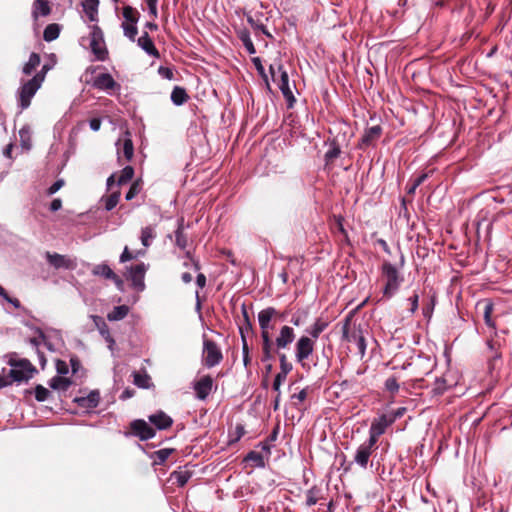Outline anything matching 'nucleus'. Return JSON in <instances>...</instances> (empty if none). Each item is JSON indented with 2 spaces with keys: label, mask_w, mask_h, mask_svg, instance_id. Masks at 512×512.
<instances>
[{
  "label": "nucleus",
  "mask_w": 512,
  "mask_h": 512,
  "mask_svg": "<svg viewBox=\"0 0 512 512\" xmlns=\"http://www.w3.org/2000/svg\"><path fill=\"white\" fill-rule=\"evenodd\" d=\"M410 303V312L415 313L418 309L419 295L414 293L411 297L408 298Z\"/></svg>",
  "instance_id": "nucleus-62"
},
{
  "label": "nucleus",
  "mask_w": 512,
  "mask_h": 512,
  "mask_svg": "<svg viewBox=\"0 0 512 512\" xmlns=\"http://www.w3.org/2000/svg\"><path fill=\"white\" fill-rule=\"evenodd\" d=\"M492 310H493L492 304L487 303L484 307V320L488 326L494 325L492 322V319H491Z\"/></svg>",
  "instance_id": "nucleus-55"
},
{
  "label": "nucleus",
  "mask_w": 512,
  "mask_h": 512,
  "mask_svg": "<svg viewBox=\"0 0 512 512\" xmlns=\"http://www.w3.org/2000/svg\"><path fill=\"white\" fill-rule=\"evenodd\" d=\"M315 341L308 336H301L295 346L296 360L301 363L308 359L314 351Z\"/></svg>",
  "instance_id": "nucleus-7"
},
{
  "label": "nucleus",
  "mask_w": 512,
  "mask_h": 512,
  "mask_svg": "<svg viewBox=\"0 0 512 512\" xmlns=\"http://www.w3.org/2000/svg\"><path fill=\"white\" fill-rule=\"evenodd\" d=\"M37 333V337L30 338L29 340V342L35 347H39L45 341V335L40 329H37Z\"/></svg>",
  "instance_id": "nucleus-57"
},
{
  "label": "nucleus",
  "mask_w": 512,
  "mask_h": 512,
  "mask_svg": "<svg viewBox=\"0 0 512 512\" xmlns=\"http://www.w3.org/2000/svg\"><path fill=\"white\" fill-rule=\"evenodd\" d=\"M222 359L223 355L218 345L212 340L204 339L202 354L203 364L208 368H212L218 365Z\"/></svg>",
  "instance_id": "nucleus-6"
},
{
  "label": "nucleus",
  "mask_w": 512,
  "mask_h": 512,
  "mask_svg": "<svg viewBox=\"0 0 512 512\" xmlns=\"http://www.w3.org/2000/svg\"><path fill=\"white\" fill-rule=\"evenodd\" d=\"M277 314L278 312L274 307H267L258 313V322L261 331H269L270 322Z\"/></svg>",
  "instance_id": "nucleus-20"
},
{
  "label": "nucleus",
  "mask_w": 512,
  "mask_h": 512,
  "mask_svg": "<svg viewBox=\"0 0 512 512\" xmlns=\"http://www.w3.org/2000/svg\"><path fill=\"white\" fill-rule=\"evenodd\" d=\"M93 275L100 276L105 279L112 280L118 287L122 285L120 277L113 272V270L105 263L94 266L92 270Z\"/></svg>",
  "instance_id": "nucleus-14"
},
{
  "label": "nucleus",
  "mask_w": 512,
  "mask_h": 512,
  "mask_svg": "<svg viewBox=\"0 0 512 512\" xmlns=\"http://www.w3.org/2000/svg\"><path fill=\"white\" fill-rule=\"evenodd\" d=\"M91 319L93 320L95 326L97 327L99 333L101 336L105 339V341L108 343V347L110 350L113 349V346L115 344V341L113 337L110 334L109 328L102 317L97 315H92Z\"/></svg>",
  "instance_id": "nucleus-17"
},
{
  "label": "nucleus",
  "mask_w": 512,
  "mask_h": 512,
  "mask_svg": "<svg viewBox=\"0 0 512 512\" xmlns=\"http://www.w3.org/2000/svg\"><path fill=\"white\" fill-rule=\"evenodd\" d=\"M174 475L179 486H184L189 480L187 472H176Z\"/></svg>",
  "instance_id": "nucleus-59"
},
{
  "label": "nucleus",
  "mask_w": 512,
  "mask_h": 512,
  "mask_svg": "<svg viewBox=\"0 0 512 512\" xmlns=\"http://www.w3.org/2000/svg\"><path fill=\"white\" fill-rule=\"evenodd\" d=\"M89 28L91 51L97 60L104 61L107 59L108 50L106 48L103 32L96 24L91 25Z\"/></svg>",
  "instance_id": "nucleus-5"
},
{
  "label": "nucleus",
  "mask_w": 512,
  "mask_h": 512,
  "mask_svg": "<svg viewBox=\"0 0 512 512\" xmlns=\"http://www.w3.org/2000/svg\"><path fill=\"white\" fill-rule=\"evenodd\" d=\"M381 134L382 128L379 125L366 129L359 144L360 148L373 145L379 139Z\"/></svg>",
  "instance_id": "nucleus-16"
},
{
  "label": "nucleus",
  "mask_w": 512,
  "mask_h": 512,
  "mask_svg": "<svg viewBox=\"0 0 512 512\" xmlns=\"http://www.w3.org/2000/svg\"><path fill=\"white\" fill-rule=\"evenodd\" d=\"M375 446L376 444H372L369 440L359 445L355 451L353 462L359 467L366 469Z\"/></svg>",
  "instance_id": "nucleus-9"
},
{
  "label": "nucleus",
  "mask_w": 512,
  "mask_h": 512,
  "mask_svg": "<svg viewBox=\"0 0 512 512\" xmlns=\"http://www.w3.org/2000/svg\"><path fill=\"white\" fill-rule=\"evenodd\" d=\"M394 419H389L386 415H382L371 423L369 429V438L372 444H377L378 438L385 433L388 426L393 423Z\"/></svg>",
  "instance_id": "nucleus-8"
},
{
  "label": "nucleus",
  "mask_w": 512,
  "mask_h": 512,
  "mask_svg": "<svg viewBox=\"0 0 512 512\" xmlns=\"http://www.w3.org/2000/svg\"><path fill=\"white\" fill-rule=\"evenodd\" d=\"M381 273L385 279L383 296L390 299L396 294L404 278L397 267L388 261L383 262Z\"/></svg>",
  "instance_id": "nucleus-2"
},
{
  "label": "nucleus",
  "mask_w": 512,
  "mask_h": 512,
  "mask_svg": "<svg viewBox=\"0 0 512 512\" xmlns=\"http://www.w3.org/2000/svg\"><path fill=\"white\" fill-rule=\"evenodd\" d=\"M385 387L391 393H396L399 390V384L394 377H390L386 380Z\"/></svg>",
  "instance_id": "nucleus-52"
},
{
  "label": "nucleus",
  "mask_w": 512,
  "mask_h": 512,
  "mask_svg": "<svg viewBox=\"0 0 512 512\" xmlns=\"http://www.w3.org/2000/svg\"><path fill=\"white\" fill-rule=\"evenodd\" d=\"M8 363L11 366L9 375L13 381H27L36 372L35 367L27 359L10 357Z\"/></svg>",
  "instance_id": "nucleus-3"
},
{
  "label": "nucleus",
  "mask_w": 512,
  "mask_h": 512,
  "mask_svg": "<svg viewBox=\"0 0 512 512\" xmlns=\"http://www.w3.org/2000/svg\"><path fill=\"white\" fill-rule=\"evenodd\" d=\"M149 421L153 425H155L159 430L167 429L173 423L172 418L170 416H168L166 413H164L163 411H159L155 414L150 415Z\"/></svg>",
  "instance_id": "nucleus-24"
},
{
  "label": "nucleus",
  "mask_w": 512,
  "mask_h": 512,
  "mask_svg": "<svg viewBox=\"0 0 512 512\" xmlns=\"http://www.w3.org/2000/svg\"><path fill=\"white\" fill-rule=\"evenodd\" d=\"M340 153H341L340 148L336 145H332L325 154L326 162L328 163V162L333 161L340 155Z\"/></svg>",
  "instance_id": "nucleus-47"
},
{
  "label": "nucleus",
  "mask_w": 512,
  "mask_h": 512,
  "mask_svg": "<svg viewBox=\"0 0 512 512\" xmlns=\"http://www.w3.org/2000/svg\"><path fill=\"white\" fill-rule=\"evenodd\" d=\"M42 86L41 79L39 78H31L27 81H23L21 83L20 88L18 89V101L19 106L22 110L27 109L30 104L31 100L36 94V92L40 89Z\"/></svg>",
  "instance_id": "nucleus-4"
},
{
  "label": "nucleus",
  "mask_w": 512,
  "mask_h": 512,
  "mask_svg": "<svg viewBox=\"0 0 512 512\" xmlns=\"http://www.w3.org/2000/svg\"><path fill=\"white\" fill-rule=\"evenodd\" d=\"M131 430L141 440H149L155 436V430L142 419L134 420L131 423Z\"/></svg>",
  "instance_id": "nucleus-12"
},
{
  "label": "nucleus",
  "mask_w": 512,
  "mask_h": 512,
  "mask_svg": "<svg viewBox=\"0 0 512 512\" xmlns=\"http://www.w3.org/2000/svg\"><path fill=\"white\" fill-rule=\"evenodd\" d=\"M133 175H134V169L131 166H126L121 171V173L117 179V183L119 185H123V184L129 182L132 179Z\"/></svg>",
  "instance_id": "nucleus-39"
},
{
  "label": "nucleus",
  "mask_w": 512,
  "mask_h": 512,
  "mask_svg": "<svg viewBox=\"0 0 512 512\" xmlns=\"http://www.w3.org/2000/svg\"><path fill=\"white\" fill-rule=\"evenodd\" d=\"M64 185V181L62 179L57 180L48 188V195L55 194L59 189H61Z\"/></svg>",
  "instance_id": "nucleus-63"
},
{
  "label": "nucleus",
  "mask_w": 512,
  "mask_h": 512,
  "mask_svg": "<svg viewBox=\"0 0 512 512\" xmlns=\"http://www.w3.org/2000/svg\"><path fill=\"white\" fill-rule=\"evenodd\" d=\"M51 68H52V66H51V65H49V64H44V65L42 66L41 70H40L38 73H36V74L34 75V78H39V77H40V79H41V83H43V82H44V80H45V77H46L47 72H48Z\"/></svg>",
  "instance_id": "nucleus-64"
},
{
  "label": "nucleus",
  "mask_w": 512,
  "mask_h": 512,
  "mask_svg": "<svg viewBox=\"0 0 512 512\" xmlns=\"http://www.w3.org/2000/svg\"><path fill=\"white\" fill-rule=\"evenodd\" d=\"M50 391L42 385L35 387V398L39 402H44L48 399Z\"/></svg>",
  "instance_id": "nucleus-43"
},
{
  "label": "nucleus",
  "mask_w": 512,
  "mask_h": 512,
  "mask_svg": "<svg viewBox=\"0 0 512 512\" xmlns=\"http://www.w3.org/2000/svg\"><path fill=\"white\" fill-rule=\"evenodd\" d=\"M318 492H319V490L315 487H313L307 491V494H306L307 506H313L318 502V500H319Z\"/></svg>",
  "instance_id": "nucleus-44"
},
{
  "label": "nucleus",
  "mask_w": 512,
  "mask_h": 512,
  "mask_svg": "<svg viewBox=\"0 0 512 512\" xmlns=\"http://www.w3.org/2000/svg\"><path fill=\"white\" fill-rule=\"evenodd\" d=\"M129 312V308L126 305L116 306L108 313L107 319L109 321H119L124 319Z\"/></svg>",
  "instance_id": "nucleus-27"
},
{
  "label": "nucleus",
  "mask_w": 512,
  "mask_h": 512,
  "mask_svg": "<svg viewBox=\"0 0 512 512\" xmlns=\"http://www.w3.org/2000/svg\"><path fill=\"white\" fill-rule=\"evenodd\" d=\"M145 251H137L135 253L131 252L127 246L124 247L122 254L120 255V262L125 263L132 259L137 258L138 256L144 255Z\"/></svg>",
  "instance_id": "nucleus-41"
},
{
  "label": "nucleus",
  "mask_w": 512,
  "mask_h": 512,
  "mask_svg": "<svg viewBox=\"0 0 512 512\" xmlns=\"http://www.w3.org/2000/svg\"><path fill=\"white\" fill-rule=\"evenodd\" d=\"M280 360V373H285V376L287 377V374L292 370V364L287 361L286 355L282 354L279 357Z\"/></svg>",
  "instance_id": "nucleus-51"
},
{
  "label": "nucleus",
  "mask_w": 512,
  "mask_h": 512,
  "mask_svg": "<svg viewBox=\"0 0 512 512\" xmlns=\"http://www.w3.org/2000/svg\"><path fill=\"white\" fill-rule=\"evenodd\" d=\"M120 192H113L105 200V208L107 211L112 210L119 202Z\"/></svg>",
  "instance_id": "nucleus-42"
},
{
  "label": "nucleus",
  "mask_w": 512,
  "mask_h": 512,
  "mask_svg": "<svg viewBox=\"0 0 512 512\" xmlns=\"http://www.w3.org/2000/svg\"><path fill=\"white\" fill-rule=\"evenodd\" d=\"M74 401L80 408L89 410L96 408L100 401V394L97 391H91L87 396L76 397Z\"/></svg>",
  "instance_id": "nucleus-18"
},
{
  "label": "nucleus",
  "mask_w": 512,
  "mask_h": 512,
  "mask_svg": "<svg viewBox=\"0 0 512 512\" xmlns=\"http://www.w3.org/2000/svg\"><path fill=\"white\" fill-rule=\"evenodd\" d=\"M158 74L164 79L172 80L174 78V72L169 67L160 66L158 68Z\"/></svg>",
  "instance_id": "nucleus-53"
},
{
  "label": "nucleus",
  "mask_w": 512,
  "mask_h": 512,
  "mask_svg": "<svg viewBox=\"0 0 512 512\" xmlns=\"http://www.w3.org/2000/svg\"><path fill=\"white\" fill-rule=\"evenodd\" d=\"M49 385L54 390L66 391L70 387L71 381L66 377L55 376L50 380Z\"/></svg>",
  "instance_id": "nucleus-29"
},
{
  "label": "nucleus",
  "mask_w": 512,
  "mask_h": 512,
  "mask_svg": "<svg viewBox=\"0 0 512 512\" xmlns=\"http://www.w3.org/2000/svg\"><path fill=\"white\" fill-rule=\"evenodd\" d=\"M183 265L186 268L193 267L195 271L200 269L199 262L193 259L189 252L186 253V260L184 261Z\"/></svg>",
  "instance_id": "nucleus-54"
},
{
  "label": "nucleus",
  "mask_w": 512,
  "mask_h": 512,
  "mask_svg": "<svg viewBox=\"0 0 512 512\" xmlns=\"http://www.w3.org/2000/svg\"><path fill=\"white\" fill-rule=\"evenodd\" d=\"M327 323L317 319L313 325L309 327L307 332L312 337V339L316 340L320 334L326 329Z\"/></svg>",
  "instance_id": "nucleus-34"
},
{
  "label": "nucleus",
  "mask_w": 512,
  "mask_h": 512,
  "mask_svg": "<svg viewBox=\"0 0 512 512\" xmlns=\"http://www.w3.org/2000/svg\"><path fill=\"white\" fill-rule=\"evenodd\" d=\"M145 3L148 6L149 14L153 18H156L158 15V11H157L158 0H145Z\"/></svg>",
  "instance_id": "nucleus-56"
},
{
  "label": "nucleus",
  "mask_w": 512,
  "mask_h": 512,
  "mask_svg": "<svg viewBox=\"0 0 512 512\" xmlns=\"http://www.w3.org/2000/svg\"><path fill=\"white\" fill-rule=\"evenodd\" d=\"M146 271L147 266L144 263L131 266L128 270L129 279L132 281V285L138 290H143L144 288V277Z\"/></svg>",
  "instance_id": "nucleus-11"
},
{
  "label": "nucleus",
  "mask_w": 512,
  "mask_h": 512,
  "mask_svg": "<svg viewBox=\"0 0 512 512\" xmlns=\"http://www.w3.org/2000/svg\"><path fill=\"white\" fill-rule=\"evenodd\" d=\"M60 27L58 24H49L43 32V38L47 42H51L59 37Z\"/></svg>",
  "instance_id": "nucleus-33"
},
{
  "label": "nucleus",
  "mask_w": 512,
  "mask_h": 512,
  "mask_svg": "<svg viewBox=\"0 0 512 512\" xmlns=\"http://www.w3.org/2000/svg\"><path fill=\"white\" fill-rule=\"evenodd\" d=\"M447 389V383L445 379H437L434 387H433V393L436 395L443 394Z\"/></svg>",
  "instance_id": "nucleus-50"
},
{
  "label": "nucleus",
  "mask_w": 512,
  "mask_h": 512,
  "mask_svg": "<svg viewBox=\"0 0 512 512\" xmlns=\"http://www.w3.org/2000/svg\"><path fill=\"white\" fill-rule=\"evenodd\" d=\"M286 380V376H285V373H278L275 378H274V381H273V389L275 391H279L280 389V386L282 385V383Z\"/></svg>",
  "instance_id": "nucleus-60"
},
{
  "label": "nucleus",
  "mask_w": 512,
  "mask_h": 512,
  "mask_svg": "<svg viewBox=\"0 0 512 512\" xmlns=\"http://www.w3.org/2000/svg\"><path fill=\"white\" fill-rule=\"evenodd\" d=\"M19 137H20L21 146L24 149L29 150L32 146L30 128L27 126L22 127L19 130Z\"/></svg>",
  "instance_id": "nucleus-36"
},
{
  "label": "nucleus",
  "mask_w": 512,
  "mask_h": 512,
  "mask_svg": "<svg viewBox=\"0 0 512 512\" xmlns=\"http://www.w3.org/2000/svg\"><path fill=\"white\" fill-rule=\"evenodd\" d=\"M137 44L141 47L149 56L159 58V51L156 49L152 39L149 37L147 32H144L137 40Z\"/></svg>",
  "instance_id": "nucleus-22"
},
{
  "label": "nucleus",
  "mask_w": 512,
  "mask_h": 512,
  "mask_svg": "<svg viewBox=\"0 0 512 512\" xmlns=\"http://www.w3.org/2000/svg\"><path fill=\"white\" fill-rule=\"evenodd\" d=\"M140 192V186L137 182L133 183L126 194V200H132Z\"/></svg>",
  "instance_id": "nucleus-58"
},
{
  "label": "nucleus",
  "mask_w": 512,
  "mask_h": 512,
  "mask_svg": "<svg viewBox=\"0 0 512 512\" xmlns=\"http://www.w3.org/2000/svg\"><path fill=\"white\" fill-rule=\"evenodd\" d=\"M261 337H262V349L263 353L266 358L270 357V349H271V338L269 331H261Z\"/></svg>",
  "instance_id": "nucleus-40"
},
{
  "label": "nucleus",
  "mask_w": 512,
  "mask_h": 512,
  "mask_svg": "<svg viewBox=\"0 0 512 512\" xmlns=\"http://www.w3.org/2000/svg\"><path fill=\"white\" fill-rule=\"evenodd\" d=\"M353 314L350 313L342 326V337L349 343L355 344L358 354L363 357L366 352V341L361 323L353 321Z\"/></svg>",
  "instance_id": "nucleus-1"
},
{
  "label": "nucleus",
  "mask_w": 512,
  "mask_h": 512,
  "mask_svg": "<svg viewBox=\"0 0 512 512\" xmlns=\"http://www.w3.org/2000/svg\"><path fill=\"white\" fill-rule=\"evenodd\" d=\"M188 100V94L186 93L185 89L179 86L174 87V89L171 92V101L177 105L180 106L184 104Z\"/></svg>",
  "instance_id": "nucleus-28"
},
{
  "label": "nucleus",
  "mask_w": 512,
  "mask_h": 512,
  "mask_svg": "<svg viewBox=\"0 0 512 512\" xmlns=\"http://www.w3.org/2000/svg\"><path fill=\"white\" fill-rule=\"evenodd\" d=\"M307 398V390L302 389L296 394L292 395V400H294V404L297 405L298 403H302Z\"/></svg>",
  "instance_id": "nucleus-61"
},
{
  "label": "nucleus",
  "mask_w": 512,
  "mask_h": 512,
  "mask_svg": "<svg viewBox=\"0 0 512 512\" xmlns=\"http://www.w3.org/2000/svg\"><path fill=\"white\" fill-rule=\"evenodd\" d=\"M45 257L55 269H74L76 267L75 260L66 255L46 252Z\"/></svg>",
  "instance_id": "nucleus-10"
},
{
  "label": "nucleus",
  "mask_w": 512,
  "mask_h": 512,
  "mask_svg": "<svg viewBox=\"0 0 512 512\" xmlns=\"http://www.w3.org/2000/svg\"><path fill=\"white\" fill-rule=\"evenodd\" d=\"M171 453H172V450L167 449V448L156 451L155 456H156L157 463L158 464L164 463L169 458Z\"/></svg>",
  "instance_id": "nucleus-48"
},
{
  "label": "nucleus",
  "mask_w": 512,
  "mask_h": 512,
  "mask_svg": "<svg viewBox=\"0 0 512 512\" xmlns=\"http://www.w3.org/2000/svg\"><path fill=\"white\" fill-rule=\"evenodd\" d=\"M51 12V7L47 0H34L32 15L35 19L38 17L48 16Z\"/></svg>",
  "instance_id": "nucleus-26"
},
{
  "label": "nucleus",
  "mask_w": 512,
  "mask_h": 512,
  "mask_svg": "<svg viewBox=\"0 0 512 512\" xmlns=\"http://www.w3.org/2000/svg\"><path fill=\"white\" fill-rule=\"evenodd\" d=\"M241 40H242V43H243L245 49L247 50V52L249 54L252 55V54L256 53V49L254 47V44H253V42H252V40H251V38H250V36L248 34H243L241 36Z\"/></svg>",
  "instance_id": "nucleus-46"
},
{
  "label": "nucleus",
  "mask_w": 512,
  "mask_h": 512,
  "mask_svg": "<svg viewBox=\"0 0 512 512\" xmlns=\"http://www.w3.org/2000/svg\"><path fill=\"white\" fill-rule=\"evenodd\" d=\"M245 460L252 461L256 463L257 466H263V457L259 452L256 451H250Z\"/></svg>",
  "instance_id": "nucleus-49"
},
{
  "label": "nucleus",
  "mask_w": 512,
  "mask_h": 512,
  "mask_svg": "<svg viewBox=\"0 0 512 512\" xmlns=\"http://www.w3.org/2000/svg\"><path fill=\"white\" fill-rule=\"evenodd\" d=\"M123 17V22L137 23L139 20V12L131 6H125L123 7Z\"/></svg>",
  "instance_id": "nucleus-37"
},
{
  "label": "nucleus",
  "mask_w": 512,
  "mask_h": 512,
  "mask_svg": "<svg viewBox=\"0 0 512 512\" xmlns=\"http://www.w3.org/2000/svg\"><path fill=\"white\" fill-rule=\"evenodd\" d=\"M98 6L99 0H83L82 7L83 11L88 17L90 22L98 21Z\"/></svg>",
  "instance_id": "nucleus-25"
},
{
  "label": "nucleus",
  "mask_w": 512,
  "mask_h": 512,
  "mask_svg": "<svg viewBox=\"0 0 512 512\" xmlns=\"http://www.w3.org/2000/svg\"><path fill=\"white\" fill-rule=\"evenodd\" d=\"M271 76L274 82L278 84V87H286L289 85V77L287 72L283 69L282 65L278 64L270 66Z\"/></svg>",
  "instance_id": "nucleus-21"
},
{
  "label": "nucleus",
  "mask_w": 512,
  "mask_h": 512,
  "mask_svg": "<svg viewBox=\"0 0 512 512\" xmlns=\"http://www.w3.org/2000/svg\"><path fill=\"white\" fill-rule=\"evenodd\" d=\"M93 86L99 90H113L118 84L109 73H102L95 77Z\"/></svg>",
  "instance_id": "nucleus-19"
},
{
  "label": "nucleus",
  "mask_w": 512,
  "mask_h": 512,
  "mask_svg": "<svg viewBox=\"0 0 512 512\" xmlns=\"http://www.w3.org/2000/svg\"><path fill=\"white\" fill-rule=\"evenodd\" d=\"M295 339L294 329L290 326H283L280 329L279 335L276 337V346L279 349H284L290 345Z\"/></svg>",
  "instance_id": "nucleus-15"
},
{
  "label": "nucleus",
  "mask_w": 512,
  "mask_h": 512,
  "mask_svg": "<svg viewBox=\"0 0 512 512\" xmlns=\"http://www.w3.org/2000/svg\"><path fill=\"white\" fill-rule=\"evenodd\" d=\"M240 333H241V337H242V352H243V362H244V365L247 366L249 364V361H250V358H249V348H248V344H247V341H246V338L243 334V329L240 328Z\"/></svg>",
  "instance_id": "nucleus-45"
},
{
  "label": "nucleus",
  "mask_w": 512,
  "mask_h": 512,
  "mask_svg": "<svg viewBox=\"0 0 512 512\" xmlns=\"http://www.w3.org/2000/svg\"><path fill=\"white\" fill-rule=\"evenodd\" d=\"M137 23H131V22H122V29L124 32V35L129 38L131 41L135 40V37L138 33L137 29Z\"/></svg>",
  "instance_id": "nucleus-38"
},
{
  "label": "nucleus",
  "mask_w": 512,
  "mask_h": 512,
  "mask_svg": "<svg viewBox=\"0 0 512 512\" xmlns=\"http://www.w3.org/2000/svg\"><path fill=\"white\" fill-rule=\"evenodd\" d=\"M156 237V231L153 226H146L141 230V242L144 247H149L152 243V241Z\"/></svg>",
  "instance_id": "nucleus-30"
},
{
  "label": "nucleus",
  "mask_w": 512,
  "mask_h": 512,
  "mask_svg": "<svg viewBox=\"0 0 512 512\" xmlns=\"http://www.w3.org/2000/svg\"><path fill=\"white\" fill-rule=\"evenodd\" d=\"M133 382L139 388H149L151 378L146 373L133 372Z\"/></svg>",
  "instance_id": "nucleus-35"
},
{
  "label": "nucleus",
  "mask_w": 512,
  "mask_h": 512,
  "mask_svg": "<svg viewBox=\"0 0 512 512\" xmlns=\"http://www.w3.org/2000/svg\"><path fill=\"white\" fill-rule=\"evenodd\" d=\"M121 142H122V147L117 148L118 157L120 159L121 155H123V157L127 161H130L134 154V147H133V142H132L131 138L129 137L128 132L126 133V136L122 140L118 141L117 145H120Z\"/></svg>",
  "instance_id": "nucleus-23"
},
{
  "label": "nucleus",
  "mask_w": 512,
  "mask_h": 512,
  "mask_svg": "<svg viewBox=\"0 0 512 512\" xmlns=\"http://www.w3.org/2000/svg\"><path fill=\"white\" fill-rule=\"evenodd\" d=\"M183 223V219L179 220L177 230L175 231V244L181 249H185L187 246V237L183 231Z\"/></svg>",
  "instance_id": "nucleus-32"
},
{
  "label": "nucleus",
  "mask_w": 512,
  "mask_h": 512,
  "mask_svg": "<svg viewBox=\"0 0 512 512\" xmlns=\"http://www.w3.org/2000/svg\"><path fill=\"white\" fill-rule=\"evenodd\" d=\"M40 65V56L37 53H31L29 60L24 64L22 72L25 75H31Z\"/></svg>",
  "instance_id": "nucleus-31"
},
{
  "label": "nucleus",
  "mask_w": 512,
  "mask_h": 512,
  "mask_svg": "<svg viewBox=\"0 0 512 512\" xmlns=\"http://www.w3.org/2000/svg\"><path fill=\"white\" fill-rule=\"evenodd\" d=\"M213 387V379L206 375L201 377L195 384L194 390L196 396L200 400H204L211 393Z\"/></svg>",
  "instance_id": "nucleus-13"
}]
</instances>
